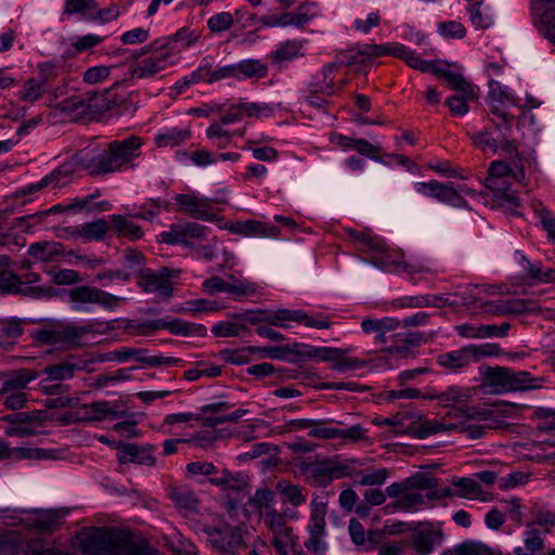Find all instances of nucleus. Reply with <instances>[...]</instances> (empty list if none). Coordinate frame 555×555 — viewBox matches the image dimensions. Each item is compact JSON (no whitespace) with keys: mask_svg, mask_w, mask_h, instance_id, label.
Segmentation results:
<instances>
[{"mask_svg":"<svg viewBox=\"0 0 555 555\" xmlns=\"http://www.w3.org/2000/svg\"><path fill=\"white\" fill-rule=\"evenodd\" d=\"M73 546L85 555H160L144 537L118 527H86Z\"/></svg>","mask_w":555,"mask_h":555,"instance_id":"obj_1","label":"nucleus"},{"mask_svg":"<svg viewBox=\"0 0 555 555\" xmlns=\"http://www.w3.org/2000/svg\"><path fill=\"white\" fill-rule=\"evenodd\" d=\"M438 487V479L425 472H417L399 482L389 485L385 492L377 488L366 489L363 493L364 501L371 506L385 503L390 499L383 511L385 515L397 512L416 513L424 506L422 490Z\"/></svg>","mask_w":555,"mask_h":555,"instance_id":"obj_2","label":"nucleus"},{"mask_svg":"<svg viewBox=\"0 0 555 555\" xmlns=\"http://www.w3.org/2000/svg\"><path fill=\"white\" fill-rule=\"evenodd\" d=\"M203 532L208 535L211 546L220 553L235 555L245 548L243 530L229 522L204 524Z\"/></svg>","mask_w":555,"mask_h":555,"instance_id":"obj_3","label":"nucleus"},{"mask_svg":"<svg viewBox=\"0 0 555 555\" xmlns=\"http://www.w3.org/2000/svg\"><path fill=\"white\" fill-rule=\"evenodd\" d=\"M487 377L495 392L521 391L534 387L531 385L532 379L526 371L515 372L507 367H494L489 369Z\"/></svg>","mask_w":555,"mask_h":555,"instance_id":"obj_4","label":"nucleus"},{"mask_svg":"<svg viewBox=\"0 0 555 555\" xmlns=\"http://www.w3.org/2000/svg\"><path fill=\"white\" fill-rule=\"evenodd\" d=\"M179 270L162 268L154 273L150 269L140 270L137 273L139 286L146 293H157L158 297L168 298L172 295L170 279L179 275Z\"/></svg>","mask_w":555,"mask_h":555,"instance_id":"obj_5","label":"nucleus"},{"mask_svg":"<svg viewBox=\"0 0 555 555\" xmlns=\"http://www.w3.org/2000/svg\"><path fill=\"white\" fill-rule=\"evenodd\" d=\"M275 494L268 488L258 489L253 496L241 507L242 516L245 518L263 517L268 520H275L278 517L273 506Z\"/></svg>","mask_w":555,"mask_h":555,"instance_id":"obj_6","label":"nucleus"},{"mask_svg":"<svg viewBox=\"0 0 555 555\" xmlns=\"http://www.w3.org/2000/svg\"><path fill=\"white\" fill-rule=\"evenodd\" d=\"M453 486L456 489L452 488H444V489H437V487L431 489H426L427 492L423 494L424 505L427 501H440L447 496L453 498H466V499H475L478 498L481 493V487L479 483L468 477H463L457 480L453 481Z\"/></svg>","mask_w":555,"mask_h":555,"instance_id":"obj_7","label":"nucleus"},{"mask_svg":"<svg viewBox=\"0 0 555 555\" xmlns=\"http://www.w3.org/2000/svg\"><path fill=\"white\" fill-rule=\"evenodd\" d=\"M117 449V461L119 464L134 463L138 465L154 466L156 460L153 451L156 449L153 444L139 446L135 443L118 441L115 443Z\"/></svg>","mask_w":555,"mask_h":555,"instance_id":"obj_8","label":"nucleus"},{"mask_svg":"<svg viewBox=\"0 0 555 555\" xmlns=\"http://www.w3.org/2000/svg\"><path fill=\"white\" fill-rule=\"evenodd\" d=\"M75 158L78 165L90 171L91 176H104L121 168L109 147L90 159L82 158L78 154Z\"/></svg>","mask_w":555,"mask_h":555,"instance_id":"obj_9","label":"nucleus"},{"mask_svg":"<svg viewBox=\"0 0 555 555\" xmlns=\"http://www.w3.org/2000/svg\"><path fill=\"white\" fill-rule=\"evenodd\" d=\"M353 462L352 460L350 463ZM351 475L349 461L337 462L335 460H324L317 462L313 470V479L320 486H327L333 479H340Z\"/></svg>","mask_w":555,"mask_h":555,"instance_id":"obj_10","label":"nucleus"},{"mask_svg":"<svg viewBox=\"0 0 555 555\" xmlns=\"http://www.w3.org/2000/svg\"><path fill=\"white\" fill-rule=\"evenodd\" d=\"M119 85L120 82H116L112 88L105 89L102 92H86L90 108V118L102 115L114 107L120 106L125 102L124 98L113 93L114 88Z\"/></svg>","mask_w":555,"mask_h":555,"instance_id":"obj_11","label":"nucleus"},{"mask_svg":"<svg viewBox=\"0 0 555 555\" xmlns=\"http://www.w3.org/2000/svg\"><path fill=\"white\" fill-rule=\"evenodd\" d=\"M482 308L485 312L494 315L520 314L534 310L532 301L520 298L487 301L482 305Z\"/></svg>","mask_w":555,"mask_h":555,"instance_id":"obj_12","label":"nucleus"},{"mask_svg":"<svg viewBox=\"0 0 555 555\" xmlns=\"http://www.w3.org/2000/svg\"><path fill=\"white\" fill-rule=\"evenodd\" d=\"M412 545L417 555H425L442 541V532L434 528L417 526L412 532Z\"/></svg>","mask_w":555,"mask_h":555,"instance_id":"obj_13","label":"nucleus"},{"mask_svg":"<svg viewBox=\"0 0 555 555\" xmlns=\"http://www.w3.org/2000/svg\"><path fill=\"white\" fill-rule=\"evenodd\" d=\"M177 203L193 218L206 221H215L218 219L217 216L210 211L211 207L206 198L180 194L177 196Z\"/></svg>","mask_w":555,"mask_h":555,"instance_id":"obj_14","label":"nucleus"},{"mask_svg":"<svg viewBox=\"0 0 555 555\" xmlns=\"http://www.w3.org/2000/svg\"><path fill=\"white\" fill-rule=\"evenodd\" d=\"M86 365V361L69 354L63 362L49 365L42 372L48 375L49 380H64L72 378L75 371L83 370Z\"/></svg>","mask_w":555,"mask_h":555,"instance_id":"obj_15","label":"nucleus"},{"mask_svg":"<svg viewBox=\"0 0 555 555\" xmlns=\"http://www.w3.org/2000/svg\"><path fill=\"white\" fill-rule=\"evenodd\" d=\"M69 508H56V509H34V511H17V509H1L0 518L8 520H24L21 517L22 514H30L34 516L33 520H60L69 516Z\"/></svg>","mask_w":555,"mask_h":555,"instance_id":"obj_16","label":"nucleus"},{"mask_svg":"<svg viewBox=\"0 0 555 555\" xmlns=\"http://www.w3.org/2000/svg\"><path fill=\"white\" fill-rule=\"evenodd\" d=\"M146 352V349L125 348L116 350L114 354L115 358L120 362L127 361L129 358L134 357L137 361L151 366H159L164 364L173 365L179 362V359L171 357H147Z\"/></svg>","mask_w":555,"mask_h":555,"instance_id":"obj_17","label":"nucleus"},{"mask_svg":"<svg viewBox=\"0 0 555 555\" xmlns=\"http://www.w3.org/2000/svg\"><path fill=\"white\" fill-rule=\"evenodd\" d=\"M142 141L139 137L131 135L122 141H113L108 147L122 167L125 164L132 162L139 154L137 153Z\"/></svg>","mask_w":555,"mask_h":555,"instance_id":"obj_18","label":"nucleus"},{"mask_svg":"<svg viewBox=\"0 0 555 555\" xmlns=\"http://www.w3.org/2000/svg\"><path fill=\"white\" fill-rule=\"evenodd\" d=\"M27 254L36 261L50 262L56 257L64 255V246L60 242L41 241L31 244L27 249Z\"/></svg>","mask_w":555,"mask_h":555,"instance_id":"obj_19","label":"nucleus"},{"mask_svg":"<svg viewBox=\"0 0 555 555\" xmlns=\"http://www.w3.org/2000/svg\"><path fill=\"white\" fill-rule=\"evenodd\" d=\"M417 191L446 203H454L455 199H461L459 192L452 185L436 180L418 183Z\"/></svg>","mask_w":555,"mask_h":555,"instance_id":"obj_20","label":"nucleus"},{"mask_svg":"<svg viewBox=\"0 0 555 555\" xmlns=\"http://www.w3.org/2000/svg\"><path fill=\"white\" fill-rule=\"evenodd\" d=\"M108 222L104 219H98L92 222L86 223L81 229L67 228L64 229L73 237L82 236L89 241H100L104 238L108 232Z\"/></svg>","mask_w":555,"mask_h":555,"instance_id":"obj_21","label":"nucleus"},{"mask_svg":"<svg viewBox=\"0 0 555 555\" xmlns=\"http://www.w3.org/2000/svg\"><path fill=\"white\" fill-rule=\"evenodd\" d=\"M56 107L72 116L75 120L83 119L86 117L90 118V108L86 93L78 96L67 98L60 102Z\"/></svg>","mask_w":555,"mask_h":555,"instance_id":"obj_22","label":"nucleus"},{"mask_svg":"<svg viewBox=\"0 0 555 555\" xmlns=\"http://www.w3.org/2000/svg\"><path fill=\"white\" fill-rule=\"evenodd\" d=\"M28 544V537L18 530L0 531V553H11Z\"/></svg>","mask_w":555,"mask_h":555,"instance_id":"obj_23","label":"nucleus"},{"mask_svg":"<svg viewBox=\"0 0 555 555\" xmlns=\"http://www.w3.org/2000/svg\"><path fill=\"white\" fill-rule=\"evenodd\" d=\"M169 498L179 507L188 511H196L199 500L188 487L171 488Z\"/></svg>","mask_w":555,"mask_h":555,"instance_id":"obj_24","label":"nucleus"},{"mask_svg":"<svg viewBox=\"0 0 555 555\" xmlns=\"http://www.w3.org/2000/svg\"><path fill=\"white\" fill-rule=\"evenodd\" d=\"M60 293H61V291L53 286L25 285V283H23V280L21 278L15 295L40 299V298H54V297H57L60 295Z\"/></svg>","mask_w":555,"mask_h":555,"instance_id":"obj_25","label":"nucleus"},{"mask_svg":"<svg viewBox=\"0 0 555 555\" xmlns=\"http://www.w3.org/2000/svg\"><path fill=\"white\" fill-rule=\"evenodd\" d=\"M470 350L472 349H467V346H466L460 350H455V351H452L449 353L441 354L438 357V363L441 366H443L446 369H451V370L464 367V366L468 365V363L470 361V356H469Z\"/></svg>","mask_w":555,"mask_h":555,"instance_id":"obj_26","label":"nucleus"},{"mask_svg":"<svg viewBox=\"0 0 555 555\" xmlns=\"http://www.w3.org/2000/svg\"><path fill=\"white\" fill-rule=\"evenodd\" d=\"M166 57V55H162L160 59L150 57L141 61L133 67L131 72L132 77L144 79L155 76L164 68L160 63L164 62Z\"/></svg>","mask_w":555,"mask_h":555,"instance_id":"obj_27","label":"nucleus"},{"mask_svg":"<svg viewBox=\"0 0 555 555\" xmlns=\"http://www.w3.org/2000/svg\"><path fill=\"white\" fill-rule=\"evenodd\" d=\"M237 79L262 78L267 75L268 67L258 60H244L236 64Z\"/></svg>","mask_w":555,"mask_h":555,"instance_id":"obj_28","label":"nucleus"},{"mask_svg":"<svg viewBox=\"0 0 555 555\" xmlns=\"http://www.w3.org/2000/svg\"><path fill=\"white\" fill-rule=\"evenodd\" d=\"M163 330H168L171 334L189 336L192 334L204 335L206 328L199 324H193L184 322L180 319H173L171 321L164 320Z\"/></svg>","mask_w":555,"mask_h":555,"instance_id":"obj_29","label":"nucleus"},{"mask_svg":"<svg viewBox=\"0 0 555 555\" xmlns=\"http://www.w3.org/2000/svg\"><path fill=\"white\" fill-rule=\"evenodd\" d=\"M88 332L86 326H60L56 327V341L57 344L78 346L79 339Z\"/></svg>","mask_w":555,"mask_h":555,"instance_id":"obj_30","label":"nucleus"},{"mask_svg":"<svg viewBox=\"0 0 555 555\" xmlns=\"http://www.w3.org/2000/svg\"><path fill=\"white\" fill-rule=\"evenodd\" d=\"M487 188L495 193V197L501 198L512 205L519 206V198L511 190L509 184L504 180L488 178Z\"/></svg>","mask_w":555,"mask_h":555,"instance_id":"obj_31","label":"nucleus"},{"mask_svg":"<svg viewBox=\"0 0 555 555\" xmlns=\"http://www.w3.org/2000/svg\"><path fill=\"white\" fill-rule=\"evenodd\" d=\"M112 223L118 235H126L131 240H139L143 235V232L138 224H134L121 215H113Z\"/></svg>","mask_w":555,"mask_h":555,"instance_id":"obj_32","label":"nucleus"},{"mask_svg":"<svg viewBox=\"0 0 555 555\" xmlns=\"http://www.w3.org/2000/svg\"><path fill=\"white\" fill-rule=\"evenodd\" d=\"M263 322L271 325L286 327L285 321H299L302 315L298 311L279 309L276 311L263 310Z\"/></svg>","mask_w":555,"mask_h":555,"instance_id":"obj_33","label":"nucleus"},{"mask_svg":"<svg viewBox=\"0 0 555 555\" xmlns=\"http://www.w3.org/2000/svg\"><path fill=\"white\" fill-rule=\"evenodd\" d=\"M346 353L345 350L332 347H313L307 346V352L304 356L308 359H320L325 362H335Z\"/></svg>","mask_w":555,"mask_h":555,"instance_id":"obj_34","label":"nucleus"},{"mask_svg":"<svg viewBox=\"0 0 555 555\" xmlns=\"http://www.w3.org/2000/svg\"><path fill=\"white\" fill-rule=\"evenodd\" d=\"M442 297L438 295H417L408 296L397 300V306L400 308H422V307H439L438 301Z\"/></svg>","mask_w":555,"mask_h":555,"instance_id":"obj_35","label":"nucleus"},{"mask_svg":"<svg viewBox=\"0 0 555 555\" xmlns=\"http://www.w3.org/2000/svg\"><path fill=\"white\" fill-rule=\"evenodd\" d=\"M68 176H69V170H65L64 167L62 166V167L55 169L50 175L42 178L39 182L30 184L27 188L18 191V194L20 195L33 194L34 192H37L51 183L55 182L56 184H59L63 178H67Z\"/></svg>","mask_w":555,"mask_h":555,"instance_id":"obj_36","label":"nucleus"},{"mask_svg":"<svg viewBox=\"0 0 555 555\" xmlns=\"http://www.w3.org/2000/svg\"><path fill=\"white\" fill-rule=\"evenodd\" d=\"M4 423H21L30 426L31 424H42L46 421V412L34 410L29 412H16L3 416Z\"/></svg>","mask_w":555,"mask_h":555,"instance_id":"obj_37","label":"nucleus"},{"mask_svg":"<svg viewBox=\"0 0 555 555\" xmlns=\"http://www.w3.org/2000/svg\"><path fill=\"white\" fill-rule=\"evenodd\" d=\"M47 78H31L24 83V90L21 93L22 101L35 102L40 99L46 91Z\"/></svg>","mask_w":555,"mask_h":555,"instance_id":"obj_38","label":"nucleus"},{"mask_svg":"<svg viewBox=\"0 0 555 555\" xmlns=\"http://www.w3.org/2000/svg\"><path fill=\"white\" fill-rule=\"evenodd\" d=\"M454 428H455L454 424L444 425L437 421H424V422L420 423L418 425L414 426L411 430H412L414 437H416L418 439H423L430 435L446 431V430H451Z\"/></svg>","mask_w":555,"mask_h":555,"instance_id":"obj_39","label":"nucleus"},{"mask_svg":"<svg viewBox=\"0 0 555 555\" xmlns=\"http://www.w3.org/2000/svg\"><path fill=\"white\" fill-rule=\"evenodd\" d=\"M72 302L77 304H96L99 300V288L91 286H78L68 292Z\"/></svg>","mask_w":555,"mask_h":555,"instance_id":"obj_40","label":"nucleus"},{"mask_svg":"<svg viewBox=\"0 0 555 555\" xmlns=\"http://www.w3.org/2000/svg\"><path fill=\"white\" fill-rule=\"evenodd\" d=\"M166 545L179 555H192L195 553L194 545L189 539H185L180 533L164 537Z\"/></svg>","mask_w":555,"mask_h":555,"instance_id":"obj_41","label":"nucleus"},{"mask_svg":"<svg viewBox=\"0 0 555 555\" xmlns=\"http://www.w3.org/2000/svg\"><path fill=\"white\" fill-rule=\"evenodd\" d=\"M446 81L450 86L451 89L456 92L472 98V100L477 99V94L473 88V86L465 79V77L459 73L452 72L451 74H447Z\"/></svg>","mask_w":555,"mask_h":555,"instance_id":"obj_42","label":"nucleus"},{"mask_svg":"<svg viewBox=\"0 0 555 555\" xmlns=\"http://www.w3.org/2000/svg\"><path fill=\"white\" fill-rule=\"evenodd\" d=\"M98 7L94 0H65L63 14L73 15L81 14L87 18L89 13L93 12Z\"/></svg>","mask_w":555,"mask_h":555,"instance_id":"obj_43","label":"nucleus"},{"mask_svg":"<svg viewBox=\"0 0 555 555\" xmlns=\"http://www.w3.org/2000/svg\"><path fill=\"white\" fill-rule=\"evenodd\" d=\"M160 238L166 244H182L188 248L196 247L194 242L184 237L183 224H171L168 231L160 234Z\"/></svg>","mask_w":555,"mask_h":555,"instance_id":"obj_44","label":"nucleus"},{"mask_svg":"<svg viewBox=\"0 0 555 555\" xmlns=\"http://www.w3.org/2000/svg\"><path fill=\"white\" fill-rule=\"evenodd\" d=\"M276 490L284 495L294 506H298L306 501L302 489L288 481L282 480L276 483Z\"/></svg>","mask_w":555,"mask_h":555,"instance_id":"obj_45","label":"nucleus"},{"mask_svg":"<svg viewBox=\"0 0 555 555\" xmlns=\"http://www.w3.org/2000/svg\"><path fill=\"white\" fill-rule=\"evenodd\" d=\"M53 450L38 449V448H11V459H35L46 460L53 459Z\"/></svg>","mask_w":555,"mask_h":555,"instance_id":"obj_46","label":"nucleus"},{"mask_svg":"<svg viewBox=\"0 0 555 555\" xmlns=\"http://www.w3.org/2000/svg\"><path fill=\"white\" fill-rule=\"evenodd\" d=\"M37 376L38 374L36 372H33L27 369L15 371L4 382V387L1 391L3 392L8 388H24L30 380L35 379Z\"/></svg>","mask_w":555,"mask_h":555,"instance_id":"obj_47","label":"nucleus"},{"mask_svg":"<svg viewBox=\"0 0 555 555\" xmlns=\"http://www.w3.org/2000/svg\"><path fill=\"white\" fill-rule=\"evenodd\" d=\"M85 409L87 410V415L82 416L85 422H100L112 413V408L106 401L93 402L86 405Z\"/></svg>","mask_w":555,"mask_h":555,"instance_id":"obj_48","label":"nucleus"},{"mask_svg":"<svg viewBox=\"0 0 555 555\" xmlns=\"http://www.w3.org/2000/svg\"><path fill=\"white\" fill-rule=\"evenodd\" d=\"M191 134L190 130L172 129L156 137L155 142L158 147L175 146L184 141Z\"/></svg>","mask_w":555,"mask_h":555,"instance_id":"obj_49","label":"nucleus"},{"mask_svg":"<svg viewBox=\"0 0 555 555\" xmlns=\"http://www.w3.org/2000/svg\"><path fill=\"white\" fill-rule=\"evenodd\" d=\"M404 522H393L392 525L385 526L382 530H369L367 531V541L370 547H375L378 543H380L386 534H398L402 531V526Z\"/></svg>","mask_w":555,"mask_h":555,"instance_id":"obj_50","label":"nucleus"},{"mask_svg":"<svg viewBox=\"0 0 555 555\" xmlns=\"http://www.w3.org/2000/svg\"><path fill=\"white\" fill-rule=\"evenodd\" d=\"M183 234L186 240L197 243H203L210 235L207 227L195 222H188L183 224Z\"/></svg>","mask_w":555,"mask_h":555,"instance_id":"obj_51","label":"nucleus"},{"mask_svg":"<svg viewBox=\"0 0 555 555\" xmlns=\"http://www.w3.org/2000/svg\"><path fill=\"white\" fill-rule=\"evenodd\" d=\"M487 552V545L475 541H465L454 546L443 555H482Z\"/></svg>","mask_w":555,"mask_h":555,"instance_id":"obj_52","label":"nucleus"},{"mask_svg":"<svg viewBox=\"0 0 555 555\" xmlns=\"http://www.w3.org/2000/svg\"><path fill=\"white\" fill-rule=\"evenodd\" d=\"M310 538L305 543L306 547L315 553H321L325 550V544L320 540L324 533V522H314L309 527Z\"/></svg>","mask_w":555,"mask_h":555,"instance_id":"obj_53","label":"nucleus"},{"mask_svg":"<svg viewBox=\"0 0 555 555\" xmlns=\"http://www.w3.org/2000/svg\"><path fill=\"white\" fill-rule=\"evenodd\" d=\"M361 478L356 480V485L360 486H379L385 483L389 476V470L386 468L375 469L372 473L360 472Z\"/></svg>","mask_w":555,"mask_h":555,"instance_id":"obj_54","label":"nucleus"},{"mask_svg":"<svg viewBox=\"0 0 555 555\" xmlns=\"http://www.w3.org/2000/svg\"><path fill=\"white\" fill-rule=\"evenodd\" d=\"M21 276L11 270L0 271V294L15 295Z\"/></svg>","mask_w":555,"mask_h":555,"instance_id":"obj_55","label":"nucleus"},{"mask_svg":"<svg viewBox=\"0 0 555 555\" xmlns=\"http://www.w3.org/2000/svg\"><path fill=\"white\" fill-rule=\"evenodd\" d=\"M247 414V410L238 409L231 414L224 416H206L201 417L204 427H216L223 423H236L241 417Z\"/></svg>","mask_w":555,"mask_h":555,"instance_id":"obj_56","label":"nucleus"},{"mask_svg":"<svg viewBox=\"0 0 555 555\" xmlns=\"http://www.w3.org/2000/svg\"><path fill=\"white\" fill-rule=\"evenodd\" d=\"M243 330H247V327L243 324L233 322H220L212 326L211 333L216 337H236Z\"/></svg>","mask_w":555,"mask_h":555,"instance_id":"obj_57","label":"nucleus"},{"mask_svg":"<svg viewBox=\"0 0 555 555\" xmlns=\"http://www.w3.org/2000/svg\"><path fill=\"white\" fill-rule=\"evenodd\" d=\"M548 529L544 528L543 531L539 529H530L526 532L525 538V548L529 552L537 553L543 550L544 541L543 534L547 532Z\"/></svg>","mask_w":555,"mask_h":555,"instance_id":"obj_58","label":"nucleus"},{"mask_svg":"<svg viewBox=\"0 0 555 555\" xmlns=\"http://www.w3.org/2000/svg\"><path fill=\"white\" fill-rule=\"evenodd\" d=\"M219 306L216 301L207 299H196L185 302V306L180 308L179 312H210L217 311Z\"/></svg>","mask_w":555,"mask_h":555,"instance_id":"obj_59","label":"nucleus"},{"mask_svg":"<svg viewBox=\"0 0 555 555\" xmlns=\"http://www.w3.org/2000/svg\"><path fill=\"white\" fill-rule=\"evenodd\" d=\"M307 346L308 345L300 344L281 346L283 349L281 354L285 356L284 358H281V360H287L292 363H297L300 360H307L308 357L304 356V353L307 352Z\"/></svg>","mask_w":555,"mask_h":555,"instance_id":"obj_60","label":"nucleus"},{"mask_svg":"<svg viewBox=\"0 0 555 555\" xmlns=\"http://www.w3.org/2000/svg\"><path fill=\"white\" fill-rule=\"evenodd\" d=\"M51 274L53 282L57 285H72L81 281L79 272L73 269H61Z\"/></svg>","mask_w":555,"mask_h":555,"instance_id":"obj_61","label":"nucleus"},{"mask_svg":"<svg viewBox=\"0 0 555 555\" xmlns=\"http://www.w3.org/2000/svg\"><path fill=\"white\" fill-rule=\"evenodd\" d=\"M233 24V17L228 12H221L211 16L208 21V27L212 33H220L230 28Z\"/></svg>","mask_w":555,"mask_h":555,"instance_id":"obj_62","label":"nucleus"},{"mask_svg":"<svg viewBox=\"0 0 555 555\" xmlns=\"http://www.w3.org/2000/svg\"><path fill=\"white\" fill-rule=\"evenodd\" d=\"M205 242L206 244L197 243L196 247L192 249L195 250L202 258L211 260L217 256L218 240L216 236L209 235Z\"/></svg>","mask_w":555,"mask_h":555,"instance_id":"obj_63","label":"nucleus"},{"mask_svg":"<svg viewBox=\"0 0 555 555\" xmlns=\"http://www.w3.org/2000/svg\"><path fill=\"white\" fill-rule=\"evenodd\" d=\"M300 50L298 41H286L274 53L273 57L276 61H287L294 59Z\"/></svg>","mask_w":555,"mask_h":555,"instance_id":"obj_64","label":"nucleus"}]
</instances>
